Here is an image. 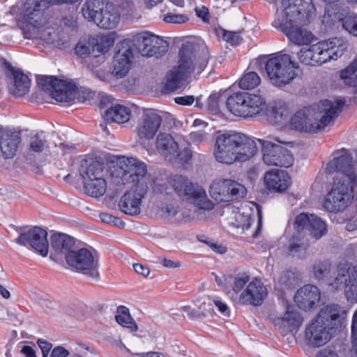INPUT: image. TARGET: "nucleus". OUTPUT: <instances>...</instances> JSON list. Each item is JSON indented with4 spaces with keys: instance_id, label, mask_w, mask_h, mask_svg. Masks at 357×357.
I'll return each instance as SVG.
<instances>
[{
    "instance_id": "nucleus-45",
    "label": "nucleus",
    "mask_w": 357,
    "mask_h": 357,
    "mask_svg": "<svg viewBox=\"0 0 357 357\" xmlns=\"http://www.w3.org/2000/svg\"><path fill=\"white\" fill-rule=\"evenodd\" d=\"M116 321L123 327L129 328L131 331H137V326L131 318L128 309L125 306H119L117 308V314L115 316Z\"/></svg>"
},
{
    "instance_id": "nucleus-18",
    "label": "nucleus",
    "mask_w": 357,
    "mask_h": 357,
    "mask_svg": "<svg viewBox=\"0 0 357 357\" xmlns=\"http://www.w3.org/2000/svg\"><path fill=\"white\" fill-rule=\"evenodd\" d=\"M45 0H24L22 6L24 24L22 27H30L37 31L38 25L46 24L44 14Z\"/></svg>"
},
{
    "instance_id": "nucleus-13",
    "label": "nucleus",
    "mask_w": 357,
    "mask_h": 357,
    "mask_svg": "<svg viewBox=\"0 0 357 357\" xmlns=\"http://www.w3.org/2000/svg\"><path fill=\"white\" fill-rule=\"evenodd\" d=\"M67 264L73 269L89 278H99L98 261L86 248L71 251L66 257Z\"/></svg>"
},
{
    "instance_id": "nucleus-22",
    "label": "nucleus",
    "mask_w": 357,
    "mask_h": 357,
    "mask_svg": "<svg viewBox=\"0 0 357 357\" xmlns=\"http://www.w3.org/2000/svg\"><path fill=\"white\" fill-rule=\"evenodd\" d=\"M320 298L319 289L312 284L304 285L294 295V301L297 306L305 311L317 307Z\"/></svg>"
},
{
    "instance_id": "nucleus-6",
    "label": "nucleus",
    "mask_w": 357,
    "mask_h": 357,
    "mask_svg": "<svg viewBox=\"0 0 357 357\" xmlns=\"http://www.w3.org/2000/svg\"><path fill=\"white\" fill-rule=\"evenodd\" d=\"M340 102L321 100L316 106L296 112L290 120V128L299 132L315 133L323 130L340 112Z\"/></svg>"
},
{
    "instance_id": "nucleus-11",
    "label": "nucleus",
    "mask_w": 357,
    "mask_h": 357,
    "mask_svg": "<svg viewBox=\"0 0 357 357\" xmlns=\"http://www.w3.org/2000/svg\"><path fill=\"white\" fill-rule=\"evenodd\" d=\"M326 170L328 173H337L335 180L357 182V174L353 165V158L349 151L341 149L334 151L332 159L327 163Z\"/></svg>"
},
{
    "instance_id": "nucleus-64",
    "label": "nucleus",
    "mask_w": 357,
    "mask_h": 357,
    "mask_svg": "<svg viewBox=\"0 0 357 357\" xmlns=\"http://www.w3.org/2000/svg\"><path fill=\"white\" fill-rule=\"evenodd\" d=\"M69 354L64 347L59 346L52 349L50 357H67Z\"/></svg>"
},
{
    "instance_id": "nucleus-52",
    "label": "nucleus",
    "mask_w": 357,
    "mask_h": 357,
    "mask_svg": "<svg viewBox=\"0 0 357 357\" xmlns=\"http://www.w3.org/2000/svg\"><path fill=\"white\" fill-rule=\"evenodd\" d=\"M234 218L236 219V222L234 223L236 227H241L243 230L250 229L254 222V219L252 217L248 215H245L240 212H236L234 213Z\"/></svg>"
},
{
    "instance_id": "nucleus-8",
    "label": "nucleus",
    "mask_w": 357,
    "mask_h": 357,
    "mask_svg": "<svg viewBox=\"0 0 357 357\" xmlns=\"http://www.w3.org/2000/svg\"><path fill=\"white\" fill-rule=\"evenodd\" d=\"M171 185L183 200L195 207L196 211L204 212L213 209L214 204L208 197L203 188L194 185L188 178L181 175H175L171 181Z\"/></svg>"
},
{
    "instance_id": "nucleus-39",
    "label": "nucleus",
    "mask_w": 357,
    "mask_h": 357,
    "mask_svg": "<svg viewBox=\"0 0 357 357\" xmlns=\"http://www.w3.org/2000/svg\"><path fill=\"white\" fill-rule=\"evenodd\" d=\"M299 280L298 274L294 271H286L281 273L275 280V287L283 290L295 286Z\"/></svg>"
},
{
    "instance_id": "nucleus-48",
    "label": "nucleus",
    "mask_w": 357,
    "mask_h": 357,
    "mask_svg": "<svg viewBox=\"0 0 357 357\" xmlns=\"http://www.w3.org/2000/svg\"><path fill=\"white\" fill-rule=\"evenodd\" d=\"M75 51L76 54L82 58L87 56L98 57V54H96V49H94L93 45L91 43V38H89L87 42H79L75 48Z\"/></svg>"
},
{
    "instance_id": "nucleus-47",
    "label": "nucleus",
    "mask_w": 357,
    "mask_h": 357,
    "mask_svg": "<svg viewBox=\"0 0 357 357\" xmlns=\"http://www.w3.org/2000/svg\"><path fill=\"white\" fill-rule=\"evenodd\" d=\"M213 303V301L211 298H204L197 312L192 311L189 313V317L190 318H197L208 315L213 316L215 313Z\"/></svg>"
},
{
    "instance_id": "nucleus-21",
    "label": "nucleus",
    "mask_w": 357,
    "mask_h": 357,
    "mask_svg": "<svg viewBox=\"0 0 357 357\" xmlns=\"http://www.w3.org/2000/svg\"><path fill=\"white\" fill-rule=\"evenodd\" d=\"M303 321L300 312L293 305H288L285 312L274 320L275 326L282 335L296 332Z\"/></svg>"
},
{
    "instance_id": "nucleus-62",
    "label": "nucleus",
    "mask_w": 357,
    "mask_h": 357,
    "mask_svg": "<svg viewBox=\"0 0 357 357\" xmlns=\"http://www.w3.org/2000/svg\"><path fill=\"white\" fill-rule=\"evenodd\" d=\"M37 344L42 351L43 357H47L49 352L52 347V344L50 342L43 339H38L37 341Z\"/></svg>"
},
{
    "instance_id": "nucleus-35",
    "label": "nucleus",
    "mask_w": 357,
    "mask_h": 357,
    "mask_svg": "<svg viewBox=\"0 0 357 357\" xmlns=\"http://www.w3.org/2000/svg\"><path fill=\"white\" fill-rule=\"evenodd\" d=\"M290 110L285 102L278 100L275 102L269 115V120L274 124H282L287 122Z\"/></svg>"
},
{
    "instance_id": "nucleus-14",
    "label": "nucleus",
    "mask_w": 357,
    "mask_h": 357,
    "mask_svg": "<svg viewBox=\"0 0 357 357\" xmlns=\"http://www.w3.org/2000/svg\"><path fill=\"white\" fill-rule=\"evenodd\" d=\"M347 44L342 38H333L311 45V52L317 65H321L331 60H337L347 49Z\"/></svg>"
},
{
    "instance_id": "nucleus-51",
    "label": "nucleus",
    "mask_w": 357,
    "mask_h": 357,
    "mask_svg": "<svg viewBox=\"0 0 357 357\" xmlns=\"http://www.w3.org/2000/svg\"><path fill=\"white\" fill-rule=\"evenodd\" d=\"M234 218L236 219V222L234 223L236 227H241L243 230L250 229L254 222V219L252 217L248 215H245L240 212H236L234 213Z\"/></svg>"
},
{
    "instance_id": "nucleus-29",
    "label": "nucleus",
    "mask_w": 357,
    "mask_h": 357,
    "mask_svg": "<svg viewBox=\"0 0 357 357\" xmlns=\"http://www.w3.org/2000/svg\"><path fill=\"white\" fill-rule=\"evenodd\" d=\"M322 1L327 3L322 17V23L326 26L335 24L336 22H341L342 24V19H344L346 16H344L343 13L340 12L339 6L336 3L340 0Z\"/></svg>"
},
{
    "instance_id": "nucleus-50",
    "label": "nucleus",
    "mask_w": 357,
    "mask_h": 357,
    "mask_svg": "<svg viewBox=\"0 0 357 357\" xmlns=\"http://www.w3.org/2000/svg\"><path fill=\"white\" fill-rule=\"evenodd\" d=\"M46 147V141L42 135L36 134L31 137L29 146V152L41 153Z\"/></svg>"
},
{
    "instance_id": "nucleus-37",
    "label": "nucleus",
    "mask_w": 357,
    "mask_h": 357,
    "mask_svg": "<svg viewBox=\"0 0 357 357\" xmlns=\"http://www.w3.org/2000/svg\"><path fill=\"white\" fill-rule=\"evenodd\" d=\"M249 117H254L266 112L268 106L266 100L262 96L250 93L248 98Z\"/></svg>"
},
{
    "instance_id": "nucleus-61",
    "label": "nucleus",
    "mask_w": 357,
    "mask_h": 357,
    "mask_svg": "<svg viewBox=\"0 0 357 357\" xmlns=\"http://www.w3.org/2000/svg\"><path fill=\"white\" fill-rule=\"evenodd\" d=\"M315 357H340L336 349L331 346H328L319 350Z\"/></svg>"
},
{
    "instance_id": "nucleus-25",
    "label": "nucleus",
    "mask_w": 357,
    "mask_h": 357,
    "mask_svg": "<svg viewBox=\"0 0 357 357\" xmlns=\"http://www.w3.org/2000/svg\"><path fill=\"white\" fill-rule=\"evenodd\" d=\"M264 183L270 190L283 192L289 186L291 178L284 170L273 169L265 174Z\"/></svg>"
},
{
    "instance_id": "nucleus-30",
    "label": "nucleus",
    "mask_w": 357,
    "mask_h": 357,
    "mask_svg": "<svg viewBox=\"0 0 357 357\" xmlns=\"http://www.w3.org/2000/svg\"><path fill=\"white\" fill-rule=\"evenodd\" d=\"M45 24L38 25L37 31H34L32 26L22 27L24 38L28 39H38L45 43H52L54 40V32L52 29L45 27Z\"/></svg>"
},
{
    "instance_id": "nucleus-27",
    "label": "nucleus",
    "mask_w": 357,
    "mask_h": 357,
    "mask_svg": "<svg viewBox=\"0 0 357 357\" xmlns=\"http://www.w3.org/2000/svg\"><path fill=\"white\" fill-rule=\"evenodd\" d=\"M94 22L99 27L105 29L114 28L120 20V14L113 3L107 2L103 10Z\"/></svg>"
},
{
    "instance_id": "nucleus-43",
    "label": "nucleus",
    "mask_w": 357,
    "mask_h": 357,
    "mask_svg": "<svg viewBox=\"0 0 357 357\" xmlns=\"http://www.w3.org/2000/svg\"><path fill=\"white\" fill-rule=\"evenodd\" d=\"M84 189L86 195L92 197H98L105 195L107 190L105 179H98L95 182L89 181L84 183Z\"/></svg>"
},
{
    "instance_id": "nucleus-20",
    "label": "nucleus",
    "mask_w": 357,
    "mask_h": 357,
    "mask_svg": "<svg viewBox=\"0 0 357 357\" xmlns=\"http://www.w3.org/2000/svg\"><path fill=\"white\" fill-rule=\"evenodd\" d=\"M294 228L298 231L307 230L310 236L317 240L321 238L327 232L325 222L315 215L308 213H301L296 215Z\"/></svg>"
},
{
    "instance_id": "nucleus-42",
    "label": "nucleus",
    "mask_w": 357,
    "mask_h": 357,
    "mask_svg": "<svg viewBox=\"0 0 357 357\" xmlns=\"http://www.w3.org/2000/svg\"><path fill=\"white\" fill-rule=\"evenodd\" d=\"M225 184L227 188V192L229 193V202L242 199L247 195V189L245 187L231 179H225Z\"/></svg>"
},
{
    "instance_id": "nucleus-23",
    "label": "nucleus",
    "mask_w": 357,
    "mask_h": 357,
    "mask_svg": "<svg viewBox=\"0 0 357 357\" xmlns=\"http://www.w3.org/2000/svg\"><path fill=\"white\" fill-rule=\"evenodd\" d=\"M267 296V289L260 280L255 279L242 292L239 300L243 304L260 305Z\"/></svg>"
},
{
    "instance_id": "nucleus-4",
    "label": "nucleus",
    "mask_w": 357,
    "mask_h": 357,
    "mask_svg": "<svg viewBox=\"0 0 357 357\" xmlns=\"http://www.w3.org/2000/svg\"><path fill=\"white\" fill-rule=\"evenodd\" d=\"M344 307L337 304L327 305L306 324L304 340L310 348H319L331 341L333 331L346 317Z\"/></svg>"
},
{
    "instance_id": "nucleus-3",
    "label": "nucleus",
    "mask_w": 357,
    "mask_h": 357,
    "mask_svg": "<svg viewBox=\"0 0 357 357\" xmlns=\"http://www.w3.org/2000/svg\"><path fill=\"white\" fill-rule=\"evenodd\" d=\"M332 264L328 260L316 261L312 266L313 277L326 282L328 290L343 291L345 298L351 303H357V266L349 263L337 265L333 276H330Z\"/></svg>"
},
{
    "instance_id": "nucleus-33",
    "label": "nucleus",
    "mask_w": 357,
    "mask_h": 357,
    "mask_svg": "<svg viewBox=\"0 0 357 357\" xmlns=\"http://www.w3.org/2000/svg\"><path fill=\"white\" fill-rule=\"evenodd\" d=\"M105 0H86L82 6V15L89 22H95L106 4Z\"/></svg>"
},
{
    "instance_id": "nucleus-10",
    "label": "nucleus",
    "mask_w": 357,
    "mask_h": 357,
    "mask_svg": "<svg viewBox=\"0 0 357 357\" xmlns=\"http://www.w3.org/2000/svg\"><path fill=\"white\" fill-rule=\"evenodd\" d=\"M128 39L142 56L161 57L168 50L167 41L151 31L138 32Z\"/></svg>"
},
{
    "instance_id": "nucleus-40",
    "label": "nucleus",
    "mask_w": 357,
    "mask_h": 357,
    "mask_svg": "<svg viewBox=\"0 0 357 357\" xmlns=\"http://www.w3.org/2000/svg\"><path fill=\"white\" fill-rule=\"evenodd\" d=\"M225 179L214 181L210 186L209 192L211 197L218 202H228L229 193L227 192Z\"/></svg>"
},
{
    "instance_id": "nucleus-41",
    "label": "nucleus",
    "mask_w": 357,
    "mask_h": 357,
    "mask_svg": "<svg viewBox=\"0 0 357 357\" xmlns=\"http://www.w3.org/2000/svg\"><path fill=\"white\" fill-rule=\"evenodd\" d=\"M91 43L96 49V54L98 56L100 54H105L114 43V38L110 35H101L91 38Z\"/></svg>"
},
{
    "instance_id": "nucleus-19",
    "label": "nucleus",
    "mask_w": 357,
    "mask_h": 357,
    "mask_svg": "<svg viewBox=\"0 0 357 357\" xmlns=\"http://www.w3.org/2000/svg\"><path fill=\"white\" fill-rule=\"evenodd\" d=\"M8 77H11V80L8 84L9 92L16 97H22L30 89L31 80L26 75L20 70H15L11 63L3 59L1 64Z\"/></svg>"
},
{
    "instance_id": "nucleus-28",
    "label": "nucleus",
    "mask_w": 357,
    "mask_h": 357,
    "mask_svg": "<svg viewBox=\"0 0 357 357\" xmlns=\"http://www.w3.org/2000/svg\"><path fill=\"white\" fill-rule=\"evenodd\" d=\"M79 174L83 179V182H95L98 179H105L104 176V167L102 165L98 162L88 161L83 162L79 169Z\"/></svg>"
},
{
    "instance_id": "nucleus-1",
    "label": "nucleus",
    "mask_w": 357,
    "mask_h": 357,
    "mask_svg": "<svg viewBox=\"0 0 357 357\" xmlns=\"http://www.w3.org/2000/svg\"><path fill=\"white\" fill-rule=\"evenodd\" d=\"M112 182L116 185L131 183L132 186L119 202L120 210L130 215H137L141 212L143 199L153 183L144 162L133 157L121 156L109 167Z\"/></svg>"
},
{
    "instance_id": "nucleus-56",
    "label": "nucleus",
    "mask_w": 357,
    "mask_h": 357,
    "mask_svg": "<svg viewBox=\"0 0 357 357\" xmlns=\"http://www.w3.org/2000/svg\"><path fill=\"white\" fill-rule=\"evenodd\" d=\"M188 20L185 15L174 14L172 13H167L163 17V21L167 23L182 24L186 22Z\"/></svg>"
},
{
    "instance_id": "nucleus-63",
    "label": "nucleus",
    "mask_w": 357,
    "mask_h": 357,
    "mask_svg": "<svg viewBox=\"0 0 357 357\" xmlns=\"http://www.w3.org/2000/svg\"><path fill=\"white\" fill-rule=\"evenodd\" d=\"M208 134L203 131L192 132L190 134V139L193 142L201 143L207 139Z\"/></svg>"
},
{
    "instance_id": "nucleus-60",
    "label": "nucleus",
    "mask_w": 357,
    "mask_h": 357,
    "mask_svg": "<svg viewBox=\"0 0 357 357\" xmlns=\"http://www.w3.org/2000/svg\"><path fill=\"white\" fill-rule=\"evenodd\" d=\"M249 277L247 275H243L241 277L235 278L234 279V286H233V291L237 294L239 292L243 287L245 285V284L248 282Z\"/></svg>"
},
{
    "instance_id": "nucleus-38",
    "label": "nucleus",
    "mask_w": 357,
    "mask_h": 357,
    "mask_svg": "<svg viewBox=\"0 0 357 357\" xmlns=\"http://www.w3.org/2000/svg\"><path fill=\"white\" fill-rule=\"evenodd\" d=\"M340 78L345 85L357 86V59L340 72Z\"/></svg>"
},
{
    "instance_id": "nucleus-59",
    "label": "nucleus",
    "mask_w": 357,
    "mask_h": 357,
    "mask_svg": "<svg viewBox=\"0 0 357 357\" xmlns=\"http://www.w3.org/2000/svg\"><path fill=\"white\" fill-rule=\"evenodd\" d=\"M75 99H77L79 102H84L86 100H89L93 99L95 93L94 92L89 91L86 89L77 90V86H75Z\"/></svg>"
},
{
    "instance_id": "nucleus-16",
    "label": "nucleus",
    "mask_w": 357,
    "mask_h": 357,
    "mask_svg": "<svg viewBox=\"0 0 357 357\" xmlns=\"http://www.w3.org/2000/svg\"><path fill=\"white\" fill-rule=\"evenodd\" d=\"M15 242L22 246L30 247L42 257H46L49 251L47 232L40 227H33L20 233Z\"/></svg>"
},
{
    "instance_id": "nucleus-53",
    "label": "nucleus",
    "mask_w": 357,
    "mask_h": 357,
    "mask_svg": "<svg viewBox=\"0 0 357 357\" xmlns=\"http://www.w3.org/2000/svg\"><path fill=\"white\" fill-rule=\"evenodd\" d=\"M342 20V27L349 33L357 36V15H347Z\"/></svg>"
},
{
    "instance_id": "nucleus-46",
    "label": "nucleus",
    "mask_w": 357,
    "mask_h": 357,
    "mask_svg": "<svg viewBox=\"0 0 357 357\" xmlns=\"http://www.w3.org/2000/svg\"><path fill=\"white\" fill-rule=\"evenodd\" d=\"M261 83V78L254 71L245 72L238 80V86L243 90H252L258 86Z\"/></svg>"
},
{
    "instance_id": "nucleus-15",
    "label": "nucleus",
    "mask_w": 357,
    "mask_h": 357,
    "mask_svg": "<svg viewBox=\"0 0 357 357\" xmlns=\"http://www.w3.org/2000/svg\"><path fill=\"white\" fill-rule=\"evenodd\" d=\"M134 60L133 50L129 39H124L116 46L112 63V74L116 78H123L131 69Z\"/></svg>"
},
{
    "instance_id": "nucleus-34",
    "label": "nucleus",
    "mask_w": 357,
    "mask_h": 357,
    "mask_svg": "<svg viewBox=\"0 0 357 357\" xmlns=\"http://www.w3.org/2000/svg\"><path fill=\"white\" fill-rule=\"evenodd\" d=\"M310 245L308 241L300 236H293L289 241L288 250L291 255L304 259Z\"/></svg>"
},
{
    "instance_id": "nucleus-31",
    "label": "nucleus",
    "mask_w": 357,
    "mask_h": 357,
    "mask_svg": "<svg viewBox=\"0 0 357 357\" xmlns=\"http://www.w3.org/2000/svg\"><path fill=\"white\" fill-rule=\"evenodd\" d=\"M51 244L58 254L63 255L66 257L69 252L73 251L72 248L75 244L74 239L63 234H56L52 236Z\"/></svg>"
},
{
    "instance_id": "nucleus-44",
    "label": "nucleus",
    "mask_w": 357,
    "mask_h": 357,
    "mask_svg": "<svg viewBox=\"0 0 357 357\" xmlns=\"http://www.w3.org/2000/svg\"><path fill=\"white\" fill-rule=\"evenodd\" d=\"M243 102H241V93L238 92L229 96L227 100L226 106L228 110L234 115L244 118V112L246 111V109L242 107Z\"/></svg>"
},
{
    "instance_id": "nucleus-55",
    "label": "nucleus",
    "mask_w": 357,
    "mask_h": 357,
    "mask_svg": "<svg viewBox=\"0 0 357 357\" xmlns=\"http://www.w3.org/2000/svg\"><path fill=\"white\" fill-rule=\"evenodd\" d=\"M192 151L188 148H185L181 151H177L173 162L178 161L183 165L188 163L192 158Z\"/></svg>"
},
{
    "instance_id": "nucleus-24",
    "label": "nucleus",
    "mask_w": 357,
    "mask_h": 357,
    "mask_svg": "<svg viewBox=\"0 0 357 357\" xmlns=\"http://www.w3.org/2000/svg\"><path fill=\"white\" fill-rule=\"evenodd\" d=\"M21 142V135L19 132L9 129H0V150L5 158H13Z\"/></svg>"
},
{
    "instance_id": "nucleus-32",
    "label": "nucleus",
    "mask_w": 357,
    "mask_h": 357,
    "mask_svg": "<svg viewBox=\"0 0 357 357\" xmlns=\"http://www.w3.org/2000/svg\"><path fill=\"white\" fill-rule=\"evenodd\" d=\"M130 110L128 107L116 105L107 109L104 114V119L107 122H115L117 123H123L130 118Z\"/></svg>"
},
{
    "instance_id": "nucleus-58",
    "label": "nucleus",
    "mask_w": 357,
    "mask_h": 357,
    "mask_svg": "<svg viewBox=\"0 0 357 357\" xmlns=\"http://www.w3.org/2000/svg\"><path fill=\"white\" fill-rule=\"evenodd\" d=\"M219 99L220 94L213 93L207 99V108L213 113L219 111Z\"/></svg>"
},
{
    "instance_id": "nucleus-12",
    "label": "nucleus",
    "mask_w": 357,
    "mask_h": 357,
    "mask_svg": "<svg viewBox=\"0 0 357 357\" xmlns=\"http://www.w3.org/2000/svg\"><path fill=\"white\" fill-rule=\"evenodd\" d=\"M38 86L56 101L70 102L75 100V85L58 79L54 76H40L37 78Z\"/></svg>"
},
{
    "instance_id": "nucleus-26",
    "label": "nucleus",
    "mask_w": 357,
    "mask_h": 357,
    "mask_svg": "<svg viewBox=\"0 0 357 357\" xmlns=\"http://www.w3.org/2000/svg\"><path fill=\"white\" fill-rule=\"evenodd\" d=\"M155 146L160 155L167 160L173 162L178 145L170 134L160 132L156 137Z\"/></svg>"
},
{
    "instance_id": "nucleus-2",
    "label": "nucleus",
    "mask_w": 357,
    "mask_h": 357,
    "mask_svg": "<svg viewBox=\"0 0 357 357\" xmlns=\"http://www.w3.org/2000/svg\"><path fill=\"white\" fill-rule=\"evenodd\" d=\"M315 16L312 0H282L281 10H277L273 26L280 29L294 44L307 45L313 34L303 26Z\"/></svg>"
},
{
    "instance_id": "nucleus-5",
    "label": "nucleus",
    "mask_w": 357,
    "mask_h": 357,
    "mask_svg": "<svg viewBox=\"0 0 357 357\" xmlns=\"http://www.w3.org/2000/svg\"><path fill=\"white\" fill-rule=\"evenodd\" d=\"M257 152L255 142L241 132H225L215 138L213 155L220 163L231 165L237 161L245 162Z\"/></svg>"
},
{
    "instance_id": "nucleus-17",
    "label": "nucleus",
    "mask_w": 357,
    "mask_h": 357,
    "mask_svg": "<svg viewBox=\"0 0 357 357\" xmlns=\"http://www.w3.org/2000/svg\"><path fill=\"white\" fill-rule=\"evenodd\" d=\"M162 121V117L155 110H145L136 128L139 141L143 143L144 141L153 139L159 130Z\"/></svg>"
},
{
    "instance_id": "nucleus-36",
    "label": "nucleus",
    "mask_w": 357,
    "mask_h": 357,
    "mask_svg": "<svg viewBox=\"0 0 357 357\" xmlns=\"http://www.w3.org/2000/svg\"><path fill=\"white\" fill-rule=\"evenodd\" d=\"M261 144V151L263 154V160L267 165L278 166V145L271 142L259 139Z\"/></svg>"
},
{
    "instance_id": "nucleus-54",
    "label": "nucleus",
    "mask_w": 357,
    "mask_h": 357,
    "mask_svg": "<svg viewBox=\"0 0 357 357\" xmlns=\"http://www.w3.org/2000/svg\"><path fill=\"white\" fill-rule=\"evenodd\" d=\"M298 59L300 61L305 65L315 66L317 63L314 57V54L311 52V46L308 49H301L298 52Z\"/></svg>"
},
{
    "instance_id": "nucleus-57",
    "label": "nucleus",
    "mask_w": 357,
    "mask_h": 357,
    "mask_svg": "<svg viewBox=\"0 0 357 357\" xmlns=\"http://www.w3.org/2000/svg\"><path fill=\"white\" fill-rule=\"evenodd\" d=\"M222 38L224 40L231 45H236L241 40L240 33L234 31H225Z\"/></svg>"
},
{
    "instance_id": "nucleus-49",
    "label": "nucleus",
    "mask_w": 357,
    "mask_h": 357,
    "mask_svg": "<svg viewBox=\"0 0 357 357\" xmlns=\"http://www.w3.org/2000/svg\"><path fill=\"white\" fill-rule=\"evenodd\" d=\"M278 151L276 158L278 159V166L283 167L291 166L294 163V157L291 152L280 145H278Z\"/></svg>"
},
{
    "instance_id": "nucleus-9",
    "label": "nucleus",
    "mask_w": 357,
    "mask_h": 357,
    "mask_svg": "<svg viewBox=\"0 0 357 357\" xmlns=\"http://www.w3.org/2000/svg\"><path fill=\"white\" fill-rule=\"evenodd\" d=\"M298 66L291 61L288 54H281L269 59L265 65V70L272 84L280 87L291 82L297 74L295 69Z\"/></svg>"
},
{
    "instance_id": "nucleus-7",
    "label": "nucleus",
    "mask_w": 357,
    "mask_h": 357,
    "mask_svg": "<svg viewBox=\"0 0 357 357\" xmlns=\"http://www.w3.org/2000/svg\"><path fill=\"white\" fill-rule=\"evenodd\" d=\"M208 60V50L204 51L202 55L196 59L192 44H183L177 66L166 75L165 88L169 91L181 88L192 73L199 75L207 66Z\"/></svg>"
}]
</instances>
